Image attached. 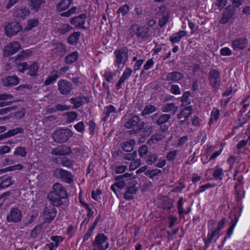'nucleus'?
Masks as SVG:
<instances>
[{
    "label": "nucleus",
    "instance_id": "1",
    "mask_svg": "<svg viewBox=\"0 0 250 250\" xmlns=\"http://www.w3.org/2000/svg\"><path fill=\"white\" fill-rule=\"evenodd\" d=\"M128 50L126 47H122L116 49L114 52L115 57L113 64L118 68L122 65L124 66L128 60Z\"/></svg>",
    "mask_w": 250,
    "mask_h": 250
},
{
    "label": "nucleus",
    "instance_id": "2",
    "mask_svg": "<svg viewBox=\"0 0 250 250\" xmlns=\"http://www.w3.org/2000/svg\"><path fill=\"white\" fill-rule=\"evenodd\" d=\"M72 135V131L68 128H58L54 131L52 139L56 143H64L67 142Z\"/></svg>",
    "mask_w": 250,
    "mask_h": 250
},
{
    "label": "nucleus",
    "instance_id": "3",
    "mask_svg": "<svg viewBox=\"0 0 250 250\" xmlns=\"http://www.w3.org/2000/svg\"><path fill=\"white\" fill-rule=\"evenodd\" d=\"M145 125V123L138 115H135L130 118L125 124L128 129H132L135 133H137L142 129Z\"/></svg>",
    "mask_w": 250,
    "mask_h": 250
},
{
    "label": "nucleus",
    "instance_id": "4",
    "mask_svg": "<svg viewBox=\"0 0 250 250\" xmlns=\"http://www.w3.org/2000/svg\"><path fill=\"white\" fill-rule=\"evenodd\" d=\"M149 30V28L147 26H140L138 24H134L130 29V34L131 36L135 34L139 40L144 41L147 40L148 37Z\"/></svg>",
    "mask_w": 250,
    "mask_h": 250
},
{
    "label": "nucleus",
    "instance_id": "5",
    "mask_svg": "<svg viewBox=\"0 0 250 250\" xmlns=\"http://www.w3.org/2000/svg\"><path fill=\"white\" fill-rule=\"evenodd\" d=\"M225 219L223 218L218 223L217 227L214 229H209L207 239L205 241L207 247L210 243L213 238L218 236L220 231L224 228Z\"/></svg>",
    "mask_w": 250,
    "mask_h": 250
},
{
    "label": "nucleus",
    "instance_id": "6",
    "mask_svg": "<svg viewBox=\"0 0 250 250\" xmlns=\"http://www.w3.org/2000/svg\"><path fill=\"white\" fill-rule=\"evenodd\" d=\"M22 218L21 210L17 208H11L9 213L6 216L8 222L18 223L20 222Z\"/></svg>",
    "mask_w": 250,
    "mask_h": 250
},
{
    "label": "nucleus",
    "instance_id": "7",
    "mask_svg": "<svg viewBox=\"0 0 250 250\" xmlns=\"http://www.w3.org/2000/svg\"><path fill=\"white\" fill-rule=\"evenodd\" d=\"M57 214V210L55 208L49 206L44 208L42 213V218L44 223H49L52 221Z\"/></svg>",
    "mask_w": 250,
    "mask_h": 250
},
{
    "label": "nucleus",
    "instance_id": "8",
    "mask_svg": "<svg viewBox=\"0 0 250 250\" xmlns=\"http://www.w3.org/2000/svg\"><path fill=\"white\" fill-rule=\"evenodd\" d=\"M209 83L214 88H218L221 83L220 74L216 70L212 69L209 72Z\"/></svg>",
    "mask_w": 250,
    "mask_h": 250
},
{
    "label": "nucleus",
    "instance_id": "9",
    "mask_svg": "<svg viewBox=\"0 0 250 250\" xmlns=\"http://www.w3.org/2000/svg\"><path fill=\"white\" fill-rule=\"evenodd\" d=\"M58 89L61 94L66 95L71 92L72 85L70 82L66 80H61L58 83Z\"/></svg>",
    "mask_w": 250,
    "mask_h": 250
},
{
    "label": "nucleus",
    "instance_id": "10",
    "mask_svg": "<svg viewBox=\"0 0 250 250\" xmlns=\"http://www.w3.org/2000/svg\"><path fill=\"white\" fill-rule=\"evenodd\" d=\"M4 29L6 35L10 37L19 32L21 29V27L18 22H12L5 26Z\"/></svg>",
    "mask_w": 250,
    "mask_h": 250
},
{
    "label": "nucleus",
    "instance_id": "11",
    "mask_svg": "<svg viewBox=\"0 0 250 250\" xmlns=\"http://www.w3.org/2000/svg\"><path fill=\"white\" fill-rule=\"evenodd\" d=\"M52 191L62 199H66L68 197L66 189L60 183L53 185Z\"/></svg>",
    "mask_w": 250,
    "mask_h": 250
},
{
    "label": "nucleus",
    "instance_id": "12",
    "mask_svg": "<svg viewBox=\"0 0 250 250\" xmlns=\"http://www.w3.org/2000/svg\"><path fill=\"white\" fill-rule=\"evenodd\" d=\"M21 45L17 42H14L7 45L3 49L4 55L9 56L17 52L20 48Z\"/></svg>",
    "mask_w": 250,
    "mask_h": 250
},
{
    "label": "nucleus",
    "instance_id": "13",
    "mask_svg": "<svg viewBox=\"0 0 250 250\" xmlns=\"http://www.w3.org/2000/svg\"><path fill=\"white\" fill-rule=\"evenodd\" d=\"M235 13V9L231 6L226 7L220 21L221 24H225L232 18Z\"/></svg>",
    "mask_w": 250,
    "mask_h": 250
},
{
    "label": "nucleus",
    "instance_id": "14",
    "mask_svg": "<svg viewBox=\"0 0 250 250\" xmlns=\"http://www.w3.org/2000/svg\"><path fill=\"white\" fill-rule=\"evenodd\" d=\"M158 15L161 17L159 21V25L162 27L168 20V13L165 6H161L158 12Z\"/></svg>",
    "mask_w": 250,
    "mask_h": 250
},
{
    "label": "nucleus",
    "instance_id": "15",
    "mask_svg": "<svg viewBox=\"0 0 250 250\" xmlns=\"http://www.w3.org/2000/svg\"><path fill=\"white\" fill-rule=\"evenodd\" d=\"M87 16L84 14H82L78 17L73 18L70 21L71 24L80 28H85L84 24Z\"/></svg>",
    "mask_w": 250,
    "mask_h": 250
},
{
    "label": "nucleus",
    "instance_id": "16",
    "mask_svg": "<svg viewBox=\"0 0 250 250\" xmlns=\"http://www.w3.org/2000/svg\"><path fill=\"white\" fill-rule=\"evenodd\" d=\"M58 175L63 182L71 184L73 182V176L70 172L62 168L58 169Z\"/></svg>",
    "mask_w": 250,
    "mask_h": 250
},
{
    "label": "nucleus",
    "instance_id": "17",
    "mask_svg": "<svg viewBox=\"0 0 250 250\" xmlns=\"http://www.w3.org/2000/svg\"><path fill=\"white\" fill-rule=\"evenodd\" d=\"M249 43L246 38H239L234 40L232 42V46L234 50H242L244 49Z\"/></svg>",
    "mask_w": 250,
    "mask_h": 250
},
{
    "label": "nucleus",
    "instance_id": "18",
    "mask_svg": "<svg viewBox=\"0 0 250 250\" xmlns=\"http://www.w3.org/2000/svg\"><path fill=\"white\" fill-rule=\"evenodd\" d=\"M72 152L70 148L65 146H62L53 148L51 154L56 156L68 155Z\"/></svg>",
    "mask_w": 250,
    "mask_h": 250
},
{
    "label": "nucleus",
    "instance_id": "19",
    "mask_svg": "<svg viewBox=\"0 0 250 250\" xmlns=\"http://www.w3.org/2000/svg\"><path fill=\"white\" fill-rule=\"evenodd\" d=\"M132 70L129 67H126L123 72L122 75L120 78L119 82L116 85L117 90H119L121 88V85L127 80L131 76L132 73Z\"/></svg>",
    "mask_w": 250,
    "mask_h": 250
},
{
    "label": "nucleus",
    "instance_id": "20",
    "mask_svg": "<svg viewBox=\"0 0 250 250\" xmlns=\"http://www.w3.org/2000/svg\"><path fill=\"white\" fill-rule=\"evenodd\" d=\"M47 225L44 223H42L36 226L31 232V237L33 238H37L42 235L45 231Z\"/></svg>",
    "mask_w": 250,
    "mask_h": 250
},
{
    "label": "nucleus",
    "instance_id": "21",
    "mask_svg": "<svg viewBox=\"0 0 250 250\" xmlns=\"http://www.w3.org/2000/svg\"><path fill=\"white\" fill-rule=\"evenodd\" d=\"M108 237L103 233L98 234L92 243V245H95L99 247L105 248L106 243H109L107 241Z\"/></svg>",
    "mask_w": 250,
    "mask_h": 250
},
{
    "label": "nucleus",
    "instance_id": "22",
    "mask_svg": "<svg viewBox=\"0 0 250 250\" xmlns=\"http://www.w3.org/2000/svg\"><path fill=\"white\" fill-rule=\"evenodd\" d=\"M183 78V74L178 71H173L167 74L166 80L170 83H176Z\"/></svg>",
    "mask_w": 250,
    "mask_h": 250
},
{
    "label": "nucleus",
    "instance_id": "23",
    "mask_svg": "<svg viewBox=\"0 0 250 250\" xmlns=\"http://www.w3.org/2000/svg\"><path fill=\"white\" fill-rule=\"evenodd\" d=\"M40 65L36 62H33L29 64H27V74L32 77H36L39 76L38 72Z\"/></svg>",
    "mask_w": 250,
    "mask_h": 250
},
{
    "label": "nucleus",
    "instance_id": "24",
    "mask_svg": "<svg viewBox=\"0 0 250 250\" xmlns=\"http://www.w3.org/2000/svg\"><path fill=\"white\" fill-rule=\"evenodd\" d=\"M48 200L50 204L55 207H58L62 205V202L60 197H59L57 194H55L54 192L51 191L49 193L47 196Z\"/></svg>",
    "mask_w": 250,
    "mask_h": 250
},
{
    "label": "nucleus",
    "instance_id": "25",
    "mask_svg": "<svg viewBox=\"0 0 250 250\" xmlns=\"http://www.w3.org/2000/svg\"><path fill=\"white\" fill-rule=\"evenodd\" d=\"M178 108V105L174 103H166L162 105L161 107V110L164 113L172 112L173 114H175L176 113Z\"/></svg>",
    "mask_w": 250,
    "mask_h": 250
},
{
    "label": "nucleus",
    "instance_id": "26",
    "mask_svg": "<svg viewBox=\"0 0 250 250\" xmlns=\"http://www.w3.org/2000/svg\"><path fill=\"white\" fill-rule=\"evenodd\" d=\"M3 84L4 86L9 87L15 86L19 83V78L16 75L9 76L3 79Z\"/></svg>",
    "mask_w": 250,
    "mask_h": 250
},
{
    "label": "nucleus",
    "instance_id": "27",
    "mask_svg": "<svg viewBox=\"0 0 250 250\" xmlns=\"http://www.w3.org/2000/svg\"><path fill=\"white\" fill-rule=\"evenodd\" d=\"M89 102V98L87 97H78L77 98H72L70 99L71 104H74L75 108H77L82 105L85 103Z\"/></svg>",
    "mask_w": 250,
    "mask_h": 250
},
{
    "label": "nucleus",
    "instance_id": "28",
    "mask_svg": "<svg viewBox=\"0 0 250 250\" xmlns=\"http://www.w3.org/2000/svg\"><path fill=\"white\" fill-rule=\"evenodd\" d=\"M165 137V135L164 132L155 133L147 140V144L150 146L156 144L158 142L161 141Z\"/></svg>",
    "mask_w": 250,
    "mask_h": 250
},
{
    "label": "nucleus",
    "instance_id": "29",
    "mask_svg": "<svg viewBox=\"0 0 250 250\" xmlns=\"http://www.w3.org/2000/svg\"><path fill=\"white\" fill-rule=\"evenodd\" d=\"M187 32L184 30H180L179 32L172 34L170 37V41L172 43H178L181 39L185 37Z\"/></svg>",
    "mask_w": 250,
    "mask_h": 250
},
{
    "label": "nucleus",
    "instance_id": "30",
    "mask_svg": "<svg viewBox=\"0 0 250 250\" xmlns=\"http://www.w3.org/2000/svg\"><path fill=\"white\" fill-rule=\"evenodd\" d=\"M72 3L71 0H62L56 5V9L58 11H62L66 10Z\"/></svg>",
    "mask_w": 250,
    "mask_h": 250
},
{
    "label": "nucleus",
    "instance_id": "31",
    "mask_svg": "<svg viewBox=\"0 0 250 250\" xmlns=\"http://www.w3.org/2000/svg\"><path fill=\"white\" fill-rule=\"evenodd\" d=\"M117 110L114 106L110 104L104 107L103 114L104 115V119L106 120L110 116V114L114 113H117Z\"/></svg>",
    "mask_w": 250,
    "mask_h": 250
},
{
    "label": "nucleus",
    "instance_id": "32",
    "mask_svg": "<svg viewBox=\"0 0 250 250\" xmlns=\"http://www.w3.org/2000/svg\"><path fill=\"white\" fill-rule=\"evenodd\" d=\"M192 113L191 108L190 106L184 108L178 115V119L184 118L185 120L181 121L180 122L184 123L186 120H187L188 118L191 115Z\"/></svg>",
    "mask_w": 250,
    "mask_h": 250
},
{
    "label": "nucleus",
    "instance_id": "33",
    "mask_svg": "<svg viewBox=\"0 0 250 250\" xmlns=\"http://www.w3.org/2000/svg\"><path fill=\"white\" fill-rule=\"evenodd\" d=\"M135 144V141L131 139L124 142L122 144V147L125 151L131 152L133 149Z\"/></svg>",
    "mask_w": 250,
    "mask_h": 250
},
{
    "label": "nucleus",
    "instance_id": "34",
    "mask_svg": "<svg viewBox=\"0 0 250 250\" xmlns=\"http://www.w3.org/2000/svg\"><path fill=\"white\" fill-rule=\"evenodd\" d=\"M30 4L29 6L31 9L34 10L36 12H37L41 5L45 2L44 0H29Z\"/></svg>",
    "mask_w": 250,
    "mask_h": 250
},
{
    "label": "nucleus",
    "instance_id": "35",
    "mask_svg": "<svg viewBox=\"0 0 250 250\" xmlns=\"http://www.w3.org/2000/svg\"><path fill=\"white\" fill-rule=\"evenodd\" d=\"M78 53L77 51L71 52L66 56L65 61L67 64H71L78 60Z\"/></svg>",
    "mask_w": 250,
    "mask_h": 250
},
{
    "label": "nucleus",
    "instance_id": "36",
    "mask_svg": "<svg viewBox=\"0 0 250 250\" xmlns=\"http://www.w3.org/2000/svg\"><path fill=\"white\" fill-rule=\"evenodd\" d=\"M54 50L55 52L61 56L64 55L66 52L65 45L62 42L57 43L55 44Z\"/></svg>",
    "mask_w": 250,
    "mask_h": 250
},
{
    "label": "nucleus",
    "instance_id": "37",
    "mask_svg": "<svg viewBox=\"0 0 250 250\" xmlns=\"http://www.w3.org/2000/svg\"><path fill=\"white\" fill-rule=\"evenodd\" d=\"M137 191V189L136 188L135 186H133L129 187L126 189L125 194L124 197L125 199L130 200L133 199V195L135 194Z\"/></svg>",
    "mask_w": 250,
    "mask_h": 250
},
{
    "label": "nucleus",
    "instance_id": "38",
    "mask_svg": "<svg viewBox=\"0 0 250 250\" xmlns=\"http://www.w3.org/2000/svg\"><path fill=\"white\" fill-rule=\"evenodd\" d=\"M213 170L212 175L214 178L216 179H222V176L224 175V171L221 167L218 166H217L212 169Z\"/></svg>",
    "mask_w": 250,
    "mask_h": 250
},
{
    "label": "nucleus",
    "instance_id": "39",
    "mask_svg": "<svg viewBox=\"0 0 250 250\" xmlns=\"http://www.w3.org/2000/svg\"><path fill=\"white\" fill-rule=\"evenodd\" d=\"M157 110V108L153 105L147 104L146 105L144 109L142 112V115L143 116L150 114Z\"/></svg>",
    "mask_w": 250,
    "mask_h": 250
},
{
    "label": "nucleus",
    "instance_id": "40",
    "mask_svg": "<svg viewBox=\"0 0 250 250\" xmlns=\"http://www.w3.org/2000/svg\"><path fill=\"white\" fill-rule=\"evenodd\" d=\"M171 118V115L168 114H164L161 115L156 120V124L158 125H162L167 123Z\"/></svg>",
    "mask_w": 250,
    "mask_h": 250
},
{
    "label": "nucleus",
    "instance_id": "41",
    "mask_svg": "<svg viewBox=\"0 0 250 250\" xmlns=\"http://www.w3.org/2000/svg\"><path fill=\"white\" fill-rule=\"evenodd\" d=\"M14 155L19 156L21 157H25L27 155V151L26 148L22 146H19L16 148Z\"/></svg>",
    "mask_w": 250,
    "mask_h": 250
},
{
    "label": "nucleus",
    "instance_id": "42",
    "mask_svg": "<svg viewBox=\"0 0 250 250\" xmlns=\"http://www.w3.org/2000/svg\"><path fill=\"white\" fill-rule=\"evenodd\" d=\"M220 111L217 108H213L211 112V117L209 121V124H212L217 121L219 117Z\"/></svg>",
    "mask_w": 250,
    "mask_h": 250
},
{
    "label": "nucleus",
    "instance_id": "43",
    "mask_svg": "<svg viewBox=\"0 0 250 250\" xmlns=\"http://www.w3.org/2000/svg\"><path fill=\"white\" fill-rule=\"evenodd\" d=\"M80 32H75L72 34L68 38V42L70 44H76L80 38Z\"/></svg>",
    "mask_w": 250,
    "mask_h": 250
},
{
    "label": "nucleus",
    "instance_id": "44",
    "mask_svg": "<svg viewBox=\"0 0 250 250\" xmlns=\"http://www.w3.org/2000/svg\"><path fill=\"white\" fill-rule=\"evenodd\" d=\"M39 23V21L37 19H30L27 21V24L25 29L30 30L36 27Z\"/></svg>",
    "mask_w": 250,
    "mask_h": 250
},
{
    "label": "nucleus",
    "instance_id": "45",
    "mask_svg": "<svg viewBox=\"0 0 250 250\" xmlns=\"http://www.w3.org/2000/svg\"><path fill=\"white\" fill-rule=\"evenodd\" d=\"M68 123H72L75 121L78 117V113L76 112H68L65 114Z\"/></svg>",
    "mask_w": 250,
    "mask_h": 250
},
{
    "label": "nucleus",
    "instance_id": "46",
    "mask_svg": "<svg viewBox=\"0 0 250 250\" xmlns=\"http://www.w3.org/2000/svg\"><path fill=\"white\" fill-rule=\"evenodd\" d=\"M145 158L148 165H152L157 160L158 156L155 153H149Z\"/></svg>",
    "mask_w": 250,
    "mask_h": 250
},
{
    "label": "nucleus",
    "instance_id": "47",
    "mask_svg": "<svg viewBox=\"0 0 250 250\" xmlns=\"http://www.w3.org/2000/svg\"><path fill=\"white\" fill-rule=\"evenodd\" d=\"M142 161L141 159H134L132 161L129 165V169L130 171L134 170L141 166Z\"/></svg>",
    "mask_w": 250,
    "mask_h": 250
},
{
    "label": "nucleus",
    "instance_id": "48",
    "mask_svg": "<svg viewBox=\"0 0 250 250\" xmlns=\"http://www.w3.org/2000/svg\"><path fill=\"white\" fill-rule=\"evenodd\" d=\"M183 198H180L178 202V206L177 208L178 210V213L181 214L182 213L187 214L190 211V208H189L188 211H186L183 208Z\"/></svg>",
    "mask_w": 250,
    "mask_h": 250
},
{
    "label": "nucleus",
    "instance_id": "49",
    "mask_svg": "<svg viewBox=\"0 0 250 250\" xmlns=\"http://www.w3.org/2000/svg\"><path fill=\"white\" fill-rule=\"evenodd\" d=\"M12 184L11 177H8L4 179L0 184V189L6 188Z\"/></svg>",
    "mask_w": 250,
    "mask_h": 250
},
{
    "label": "nucleus",
    "instance_id": "50",
    "mask_svg": "<svg viewBox=\"0 0 250 250\" xmlns=\"http://www.w3.org/2000/svg\"><path fill=\"white\" fill-rule=\"evenodd\" d=\"M58 77V76L56 73L52 74V75H50L45 81L44 84L45 85H48L51 84L52 83L56 81Z\"/></svg>",
    "mask_w": 250,
    "mask_h": 250
},
{
    "label": "nucleus",
    "instance_id": "51",
    "mask_svg": "<svg viewBox=\"0 0 250 250\" xmlns=\"http://www.w3.org/2000/svg\"><path fill=\"white\" fill-rule=\"evenodd\" d=\"M17 15L18 17L24 19L29 14V11L27 8L21 9L17 11Z\"/></svg>",
    "mask_w": 250,
    "mask_h": 250
},
{
    "label": "nucleus",
    "instance_id": "52",
    "mask_svg": "<svg viewBox=\"0 0 250 250\" xmlns=\"http://www.w3.org/2000/svg\"><path fill=\"white\" fill-rule=\"evenodd\" d=\"M22 131H23L22 129L20 127L11 129L6 132L7 136H8V137H10L11 136H14V135L19 133H21V132H22Z\"/></svg>",
    "mask_w": 250,
    "mask_h": 250
},
{
    "label": "nucleus",
    "instance_id": "53",
    "mask_svg": "<svg viewBox=\"0 0 250 250\" xmlns=\"http://www.w3.org/2000/svg\"><path fill=\"white\" fill-rule=\"evenodd\" d=\"M80 203L83 205V207L87 211V216L89 217H91L92 218L94 217V211L93 210L90 208L89 206L81 201H80Z\"/></svg>",
    "mask_w": 250,
    "mask_h": 250
},
{
    "label": "nucleus",
    "instance_id": "54",
    "mask_svg": "<svg viewBox=\"0 0 250 250\" xmlns=\"http://www.w3.org/2000/svg\"><path fill=\"white\" fill-rule=\"evenodd\" d=\"M116 73L111 71H107L104 73V77L105 80L108 83H111Z\"/></svg>",
    "mask_w": 250,
    "mask_h": 250
},
{
    "label": "nucleus",
    "instance_id": "55",
    "mask_svg": "<svg viewBox=\"0 0 250 250\" xmlns=\"http://www.w3.org/2000/svg\"><path fill=\"white\" fill-rule=\"evenodd\" d=\"M148 152V147L146 145H143L138 149L139 155L141 157L146 156Z\"/></svg>",
    "mask_w": 250,
    "mask_h": 250
},
{
    "label": "nucleus",
    "instance_id": "56",
    "mask_svg": "<svg viewBox=\"0 0 250 250\" xmlns=\"http://www.w3.org/2000/svg\"><path fill=\"white\" fill-rule=\"evenodd\" d=\"M129 11V6L128 4H125L123 6H121L118 10V13H122V15L124 16L127 14L128 11Z\"/></svg>",
    "mask_w": 250,
    "mask_h": 250
},
{
    "label": "nucleus",
    "instance_id": "57",
    "mask_svg": "<svg viewBox=\"0 0 250 250\" xmlns=\"http://www.w3.org/2000/svg\"><path fill=\"white\" fill-rule=\"evenodd\" d=\"M50 239L53 241L54 244L58 247L62 240H63V238L61 236H52L50 237Z\"/></svg>",
    "mask_w": 250,
    "mask_h": 250
},
{
    "label": "nucleus",
    "instance_id": "58",
    "mask_svg": "<svg viewBox=\"0 0 250 250\" xmlns=\"http://www.w3.org/2000/svg\"><path fill=\"white\" fill-rule=\"evenodd\" d=\"M177 154V150H171L167 153V158L169 161H173L174 160H175Z\"/></svg>",
    "mask_w": 250,
    "mask_h": 250
},
{
    "label": "nucleus",
    "instance_id": "59",
    "mask_svg": "<svg viewBox=\"0 0 250 250\" xmlns=\"http://www.w3.org/2000/svg\"><path fill=\"white\" fill-rule=\"evenodd\" d=\"M95 229V226H91L87 231L86 234L83 237V242L88 240L90 237L92 235L94 230Z\"/></svg>",
    "mask_w": 250,
    "mask_h": 250
},
{
    "label": "nucleus",
    "instance_id": "60",
    "mask_svg": "<svg viewBox=\"0 0 250 250\" xmlns=\"http://www.w3.org/2000/svg\"><path fill=\"white\" fill-rule=\"evenodd\" d=\"M18 66V70L21 73H24L25 70H27V63L26 62H22L20 63H17Z\"/></svg>",
    "mask_w": 250,
    "mask_h": 250
},
{
    "label": "nucleus",
    "instance_id": "61",
    "mask_svg": "<svg viewBox=\"0 0 250 250\" xmlns=\"http://www.w3.org/2000/svg\"><path fill=\"white\" fill-rule=\"evenodd\" d=\"M127 169V166L125 165L117 166L114 168V171L117 174H121L125 172Z\"/></svg>",
    "mask_w": 250,
    "mask_h": 250
},
{
    "label": "nucleus",
    "instance_id": "62",
    "mask_svg": "<svg viewBox=\"0 0 250 250\" xmlns=\"http://www.w3.org/2000/svg\"><path fill=\"white\" fill-rule=\"evenodd\" d=\"M74 128L78 132L82 133L84 131L85 125L83 122H80L74 125Z\"/></svg>",
    "mask_w": 250,
    "mask_h": 250
},
{
    "label": "nucleus",
    "instance_id": "63",
    "mask_svg": "<svg viewBox=\"0 0 250 250\" xmlns=\"http://www.w3.org/2000/svg\"><path fill=\"white\" fill-rule=\"evenodd\" d=\"M137 156V153L136 151H134L132 153L125 154L124 155V157L125 160L128 161H133L134 160Z\"/></svg>",
    "mask_w": 250,
    "mask_h": 250
},
{
    "label": "nucleus",
    "instance_id": "64",
    "mask_svg": "<svg viewBox=\"0 0 250 250\" xmlns=\"http://www.w3.org/2000/svg\"><path fill=\"white\" fill-rule=\"evenodd\" d=\"M101 194L102 191L100 189H97L96 191H92L91 197L95 201H99L101 199L100 195Z\"/></svg>",
    "mask_w": 250,
    "mask_h": 250
}]
</instances>
